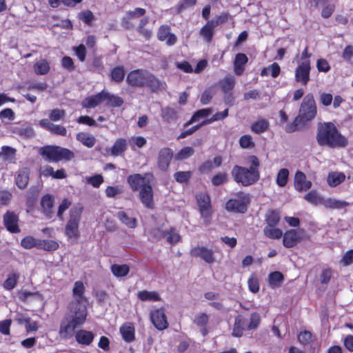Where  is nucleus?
<instances>
[{
  "instance_id": "864d4df0",
  "label": "nucleus",
  "mask_w": 353,
  "mask_h": 353,
  "mask_svg": "<svg viewBox=\"0 0 353 353\" xmlns=\"http://www.w3.org/2000/svg\"><path fill=\"white\" fill-rule=\"evenodd\" d=\"M304 199L314 205L318 204H322L323 199L321 196L319 195L316 191L311 190L304 196Z\"/></svg>"
},
{
  "instance_id": "4d7b16f0",
  "label": "nucleus",
  "mask_w": 353,
  "mask_h": 353,
  "mask_svg": "<svg viewBox=\"0 0 353 353\" xmlns=\"http://www.w3.org/2000/svg\"><path fill=\"white\" fill-rule=\"evenodd\" d=\"M191 171H179L174 173V179L180 183H188L192 177Z\"/></svg>"
},
{
  "instance_id": "ddd939ff",
  "label": "nucleus",
  "mask_w": 353,
  "mask_h": 353,
  "mask_svg": "<svg viewBox=\"0 0 353 353\" xmlns=\"http://www.w3.org/2000/svg\"><path fill=\"white\" fill-rule=\"evenodd\" d=\"M19 215L12 210H7L3 216V223L8 232L11 234L21 232L19 225Z\"/></svg>"
},
{
  "instance_id": "ea45409f",
  "label": "nucleus",
  "mask_w": 353,
  "mask_h": 353,
  "mask_svg": "<svg viewBox=\"0 0 353 353\" xmlns=\"http://www.w3.org/2000/svg\"><path fill=\"white\" fill-rule=\"evenodd\" d=\"M110 270L115 277H124L128 274L130 267L127 264H113L110 266Z\"/></svg>"
},
{
  "instance_id": "79ce46f5",
  "label": "nucleus",
  "mask_w": 353,
  "mask_h": 353,
  "mask_svg": "<svg viewBox=\"0 0 353 353\" xmlns=\"http://www.w3.org/2000/svg\"><path fill=\"white\" fill-rule=\"evenodd\" d=\"M105 100L108 101L107 105L112 108H119L123 103V99L119 96L114 95L105 90Z\"/></svg>"
},
{
  "instance_id": "6ab92c4d",
  "label": "nucleus",
  "mask_w": 353,
  "mask_h": 353,
  "mask_svg": "<svg viewBox=\"0 0 353 353\" xmlns=\"http://www.w3.org/2000/svg\"><path fill=\"white\" fill-rule=\"evenodd\" d=\"M73 336L76 342L81 346H89L94 341L95 334L92 331L80 329L77 331L74 330Z\"/></svg>"
},
{
  "instance_id": "e433bc0d",
  "label": "nucleus",
  "mask_w": 353,
  "mask_h": 353,
  "mask_svg": "<svg viewBox=\"0 0 353 353\" xmlns=\"http://www.w3.org/2000/svg\"><path fill=\"white\" fill-rule=\"evenodd\" d=\"M137 298L141 301H153L157 302L161 301V296L158 292L155 291L141 290L137 292Z\"/></svg>"
},
{
  "instance_id": "6e6552de",
  "label": "nucleus",
  "mask_w": 353,
  "mask_h": 353,
  "mask_svg": "<svg viewBox=\"0 0 353 353\" xmlns=\"http://www.w3.org/2000/svg\"><path fill=\"white\" fill-rule=\"evenodd\" d=\"M83 208L81 204L74 206L70 211V219L65 228V235L71 239L79 237V225Z\"/></svg>"
},
{
  "instance_id": "aec40b11",
  "label": "nucleus",
  "mask_w": 353,
  "mask_h": 353,
  "mask_svg": "<svg viewBox=\"0 0 353 353\" xmlns=\"http://www.w3.org/2000/svg\"><path fill=\"white\" fill-rule=\"evenodd\" d=\"M312 183L307 180L305 174L300 170L296 172L294 179V189L299 192L307 191L312 188Z\"/></svg>"
},
{
  "instance_id": "3c124183",
  "label": "nucleus",
  "mask_w": 353,
  "mask_h": 353,
  "mask_svg": "<svg viewBox=\"0 0 353 353\" xmlns=\"http://www.w3.org/2000/svg\"><path fill=\"white\" fill-rule=\"evenodd\" d=\"M39 240L34 238L32 236H26L21 240V246L26 250H30L36 248L38 249Z\"/></svg>"
},
{
  "instance_id": "423d86ee",
  "label": "nucleus",
  "mask_w": 353,
  "mask_h": 353,
  "mask_svg": "<svg viewBox=\"0 0 353 353\" xmlns=\"http://www.w3.org/2000/svg\"><path fill=\"white\" fill-rule=\"evenodd\" d=\"M261 323V316L256 312H252L250 316V322L247 323V319L241 314L237 315L234 319L232 336L240 338L243 336L245 330H253L258 328Z\"/></svg>"
},
{
  "instance_id": "a211bd4d",
  "label": "nucleus",
  "mask_w": 353,
  "mask_h": 353,
  "mask_svg": "<svg viewBox=\"0 0 353 353\" xmlns=\"http://www.w3.org/2000/svg\"><path fill=\"white\" fill-rule=\"evenodd\" d=\"M157 39L160 41H166L169 46H174L177 42L176 36L171 33V28L168 25H161L157 31Z\"/></svg>"
},
{
  "instance_id": "7ed1b4c3",
  "label": "nucleus",
  "mask_w": 353,
  "mask_h": 353,
  "mask_svg": "<svg viewBox=\"0 0 353 353\" xmlns=\"http://www.w3.org/2000/svg\"><path fill=\"white\" fill-rule=\"evenodd\" d=\"M316 139L319 145L330 148H345L348 144L347 139L332 122L318 123Z\"/></svg>"
},
{
  "instance_id": "f3484780",
  "label": "nucleus",
  "mask_w": 353,
  "mask_h": 353,
  "mask_svg": "<svg viewBox=\"0 0 353 353\" xmlns=\"http://www.w3.org/2000/svg\"><path fill=\"white\" fill-rule=\"evenodd\" d=\"M173 157V151L170 148H163L160 150L158 155L157 165L163 172L168 170L171 160Z\"/></svg>"
},
{
  "instance_id": "393cba45",
  "label": "nucleus",
  "mask_w": 353,
  "mask_h": 353,
  "mask_svg": "<svg viewBox=\"0 0 353 353\" xmlns=\"http://www.w3.org/2000/svg\"><path fill=\"white\" fill-rule=\"evenodd\" d=\"M30 170L28 168L20 169L15 178V184L19 189H24L27 187L29 182Z\"/></svg>"
},
{
  "instance_id": "6e6d98bb",
  "label": "nucleus",
  "mask_w": 353,
  "mask_h": 353,
  "mask_svg": "<svg viewBox=\"0 0 353 353\" xmlns=\"http://www.w3.org/2000/svg\"><path fill=\"white\" fill-rule=\"evenodd\" d=\"M194 153V150L192 147H183L176 154L175 159L178 161H183L192 157Z\"/></svg>"
},
{
  "instance_id": "49530a36",
  "label": "nucleus",
  "mask_w": 353,
  "mask_h": 353,
  "mask_svg": "<svg viewBox=\"0 0 353 353\" xmlns=\"http://www.w3.org/2000/svg\"><path fill=\"white\" fill-rule=\"evenodd\" d=\"M281 221V216L275 210H270L265 216L266 225L277 226Z\"/></svg>"
},
{
  "instance_id": "4be33fe9",
  "label": "nucleus",
  "mask_w": 353,
  "mask_h": 353,
  "mask_svg": "<svg viewBox=\"0 0 353 353\" xmlns=\"http://www.w3.org/2000/svg\"><path fill=\"white\" fill-rule=\"evenodd\" d=\"M119 332L125 342L130 343L135 341V327L133 323H123L119 327Z\"/></svg>"
},
{
  "instance_id": "c9c22d12",
  "label": "nucleus",
  "mask_w": 353,
  "mask_h": 353,
  "mask_svg": "<svg viewBox=\"0 0 353 353\" xmlns=\"http://www.w3.org/2000/svg\"><path fill=\"white\" fill-rule=\"evenodd\" d=\"M221 89L225 94L230 92L234 88L236 80L234 76L228 74L223 80L219 82Z\"/></svg>"
},
{
  "instance_id": "412c9836",
  "label": "nucleus",
  "mask_w": 353,
  "mask_h": 353,
  "mask_svg": "<svg viewBox=\"0 0 353 353\" xmlns=\"http://www.w3.org/2000/svg\"><path fill=\"white\" fill-rule=\"evenodd\" d=\"M248 62V57L245 53H237L233 61V70L236 76H241L245 70V65Z\"/></svg>"
},
{
  "instance_id": "f8f14e48",
  "label": "nucleus",
  "mask_w": 353,
  "mask_h": 353,
  "mask_svg": "<svg viewBox=\"0 0 353 353\" xmlns=\"http://www.w3.org/2000/svg\"><path fill=\"white\" fill-rule=\"evenodd\" d=\"M147 71L143 69H136L129 72L126 77V83L132 88H142L145 87V77Z\"/></svg>"
},
{
  "instance_id": "774afa93",
  "label": "nucleus",
  "mask_w": 353,
  "mask_h": 353,
  "mask_svg": "<svg viewBox=\"0 0 353 353\" xmlns=\"http://www.w3.org/2000/svg\"><path fill=\"white\" fill-rule=\"evenodd\" d=\"M340 263L343 266H349L353 263V249L347 250L342 256Z\"/></svg>"
},
{
  "instance_id": "c85d7f7f",
  "label": "nucleus",
  "mask_w": 353,
  "mask_h": 353,
  "mask_svg": "<svg viewBox=\"0 0 353 353\" xmlns=\"http://www.w3.org/2000/svg\"><path fill=\"white\" fill-rule=\"evenodd\" d=\"M128 149L127 140L124 138L116 139L111 148L110 154L114 157L122 155Z\"/></svg>"
},
{
  "instance_id": "052dcab7",
  "label": "nucleus",
  "mask_w": 353,
  "mask_h": 353,
  "mask_svg": "<svg viewBox=\"0 0 353 353\" xmlns=\"http://www.w3.org/2000/svg\"><path fill=\"white\" fill-rule=\"evenodd\" d=\"M197 0H182L176 7L177 13H180L196 4Z\"/></svg>"
},
{
  "instance_id": "4468645a",
  "label": "nucleus",
  "mask_w": 353,
  "mask_h": 353,
  "mask_svg": "<svg viewBox=\"0 0 353 353\" xmlns=\"http://www.w3.org/2000/svg\"><path fill=\"white\" fill-rule=\"evenodd\" d=\"M311 63L310 60L303 61L295 70V80L303 85H306L310 80Z\"/></svg>"
},
{
  "instance_id": "680f3d73",
  "label": "nucleus",
  "mask_w": 353,
  "mask_h": 353,
  "mask_svg": "<svg viewBox=\"0 0 353 353\" xmlns=\"http://www.w3.org/2000/svg\"><path fill=\"white\" fill-rule=\"evenodd\" d=\"M73 50L81 62H84L86 58L87 50L83 44L73 48Z\"/></svg>"
},
{
  "instance_id": "9d476101",
  "label": "nucleus",
  "mask_w": 353,
  "mask_h": 353,
  "mask_svg": "<svg viewBox=\"0 0 353 353\" xmlns=\"http://www.w3.org/2000/svg\"><path fill=\"white\" fill-rule=\"evenodd\" d=\"M236 199H230L225 203V209L228 212L244 214L248 210V205L250 202L248 194L239 192H237Z\"/></svg>"
},
{
  "instance_id": "dca6fc26",
  "label": "nucleus",
  "mask_w": 353,
  "mask_h": 353,
  "mask_svg": "<svg viewBox=\"0 0 353 353\" xmlns=\"http://www.w3.org/2000/svg\"><path fill=\"white\" fill-rule=\"evenodd\" d=\"M150 319L158 330H163L168 327L169 324L163 309H157L152 311L150 312Z\"/></svg>"
},
{
  "instance_id": "a19ab883",
  "label": "nucleus",
  "mask_w": 353,
  "mask_h": 353,
  "mask_svg": "<svg viewBox=\"0 0 353 353\" xmlns=\"http://www.w3.org/2000/svg\"><path fill=\"white\" fill-rule=\"evenodd\" d=\"M59 244L57 241L50 239L39 240L38 249L48 252H53L58 250Z\"/></svg>"
},
{
  "instance_id": "39448f33",
  "label": "nucleus",
  "mask_w": 353,
  "mask_h": 353,
  "mask_svg": "<svg viewBox=\"0 0 353 353\" xmlns=\"http://www.w3.org/2000/svg\"><path fill=\"white\" fill-rule=\"evenodd\" d=\"M40 155L48 162L58 163L59 161H70L75 154L66 148L59 145H48L43 146L39 150Z\"/></svg>"
},
{
  "instance_id": "09e8293b",
  "label": "nucleus",
  "mask_w": 353,
  "mask_h": 353,
  "mask_svg": "<svg viewBox=\"0 0 353 353\" xmlns=\"http://www.w3.org/2000/svg\"><path fill=\"white\" fill-rule=\"evenodd\" d=\"M314 336L308 330L301 331L297 335V339L302 345H307L314 341Z\"/></svg>"
},
{
  "instance_id": "338daca9",
  "label": "nucleus",
  "mask_w": 353,
  "mask_h": 353,
  "mask_svg": "<svg viewBox=\"0 0 353 353\" xmlns=\"http://www.w3.org/2000/svg\"><path fill=\"white\" fill-rule=\"evenodd\" d=\"M164 234L167 238V241L170 243H178L181 241L180 235L176 233L173 228L165 232Z\"/></svg>"
},
{
  "instance_id": "8fccbe9b",
  "label": "nucleus",
  "mask_w": 353,
  "mask_h": 353,
  "mask_svg": "<svg viewBox=\"0 0 353 353\" xmlns=\"http://www.w3.org/2000/svg\"><path fill=\"white\" fill-rule=\"evenodd\" d=\"M289 170L287 168H281L277 173L276 183L281 187H285L288 181Z\"/></svg>"
},
{
  "instance_id": "bb28decb",
  "label": "nucleus",
  "mask_w": 353,
  "mask_h": 353,
  "mask_svg": "<svg viewBox=\"0 0 353 353\" xmlns=\"http://www.w3.org/2000/svg\"><path fill=\"white\" fill-rule=\"evenodd\" d=\"M145 82V87H148L152 92H157L162 88L161 81L154 74L148 71Z\"/></svg>"
},
{
  "instance_id": "cd10ccee",
  "label": "nucleus",
  "mask_w": 353,
  "mask_h": 353,
  "mask_svg": "<svg viewBox=\"0 0 353 353\" xmlns=\"http://www.w3.org/2000/svg\"><path fill=\"white\" fill-rule=\"evenodd\" d=\"M41 206L43 213L47 218H52V208L54 206L53 198L50 194H46L42 196L41 199Z\"/></svg>"
},
{
  "instance_id": "f03ea898",
  "label": "nucleus",
  "mask_w": 353,
  "mask_h": 353,
  "mask_svg": "<svg viewBox=\"0 0 353 353\" xmlns=\"http://www.w3.org/2000/svg\"><path fill=\"white\" fill-rule=\"evenodd\" d=\"M154 179L152 172H145L143 175L139 173L130 174L127 177V183L132 192L139 191V199L143 205L148 209L155 208L154 191L150 182Z\"/></svg>"
},
{
  "instance_id": "c756f323",
  "label": "nucleus",
  "mask_w": 353,
  "mask_h": 353,
  "mask_svg": "<svg viewBox=\"0 0 353 353\" xmlns=\"http://www.w3.org/2000/svg\"><path fill=\"white\" fill-rule=\"evenodd\" d=\"M211 21H208L207 23L200 29L199 34L207 43H210L212 41L214 36V30L216 26Z\"/></svg>"
},
{
  "instance_id": "bf43d9fd",
  "label": "nucleus",
  "mask_w": 353,
  "mask_h": 353,
  "mask_svg": "<svg viewBox=\"0 0 353 353\" xmlns=\"http://www.w3.org/2000/svg\"><path fill=\"white\" fill-rule=\"evenodd\" d=\"M239 145L244 149L254 148L255 146L252 137L250 134H244L241 136L239 139Z\"/></svg>"
},
{
  "instance_id": "69168bd1",
  "label": "nucleus",
  "mask_w": 353,
  "mask_h": 353,
  "mask_svg": "<svg viewBox=\"0 0 353 353\" xmlns=\"http://www.w3.org/2000/svg\"><path fill=\"white\" fill-rule=\"evenodd\" d=\"M12 198V194L10 191L4 190H0V204L1 205H8Z\"/></svg>"
},
{
  "instance_id": "2f4dec72",
  "label": "nucleus",
  "mask_w": 353,
  "mask_h": 353,
  "mask_svg": "<svg viewBox=\"0 0 353 353\" xmlns=\"http://www.w3.org/2000/svg\"><path fill=\"white\" fill-rule=\"evenodd\" d=\"M125 76V70L123 65H117L112 68L110 72V77L112 81L116 83H121Z\"/></svg>"
},
{
  "instance_id": "4c0bfd02",
  "label": "nucleus",
  "mask_w": 353,
  "mask_h": 353,
  "mask_svg": "<svg viewBox=\"0 0 353 353\" xmlns=\"http://www.w3.org/2000/svg\"><path fill=\"white\" fill-rule=\"evenodd\" d=\"M264 235L270 239H279L283 236V231L275 225H265L263 228Z\"/></svg>"
},
{
  "instance_id": "de8ad7c7",
  "label": "nucleus",
  "mask_w": 353,
  "mask_h": 353,
  "mask_svg": "<svg viewBox=\"0 0 353 353\" xmlns=\"http://www.w3.org/2000/svg\"><path fill=\"white\" fill-rule=\"evenodd\" d=\"M118 219L130 228H134L137 226V219L130 217L125 212L119 211L117 213Z\"/></svg>"
},
{
  "instance_id": "7c9ffc66",
  "label": "nucleus",
  "mask_w": 353,
  "mask_h": 353,
  "mask_svg": "<svg viewBox=\"0 0 353 353\" xmlns=\"http://www.w3.org/2000/svg\"><path fill=\"white\" fill-rule=\"evenodd\" d=\"M345 180V175L341 172H330L327 174V183L329 186L335 188Z\"/></svg>"
},
{
  "instance_id": "20e7f679",
  "label": "nucleus",
  "mask_w": 353,
  "mask_h": 353,
  "mask_svg": "<svg viewBox=\"0 0 353 353\" xmlns=\"http://www.w3.org/2000/svg\"><path fill=\"white\" fill-rule=\"evenodd\" d=\"M250 163L249 168L235 165L231 172L235 182L243 186H250L254 184L260 179V161L255 155L248 157Z\"/></svg>"
},
{
  "instance_id": "c03bdc74",
  "label": "nucleus",
  "mask_w": 353,
  "mask_h": 353,
  "mask_svg": "<svg viewBox=\"0 0 353 353\" xmlns=\"http://www.w3.org/2000/svg\"><path fill=\"white\" fill-rule=\"evenodd\" d=\"M269 285L272 288H279L284 280V276L281 272L274 271L268 276Z\"/></svg>"
},
{
  "instance_id": "5701e85b",
  "label": "nucleus",
  "mask_w": 353,
  "mask_h": 353,
  "mask_svg": "<svg viewBox=\"0 0 353 353\" xmlns=\"http://www.w3.org/2000/svg\"><path fill=\"white\" fill-rule=\"evenodd\" d=\"M193 322L199 328V331L203 336L208 334V325L209 323V316L206 313L201 312L196 314L194 316Z\"/></svg>"
},
{
  "instance_id": "e2e57ef3",
  "label": "nucleus",
  "mask_w": 353,
  "mask_h": 353,
  "mask_svg": "<svg viewBox=\"0 0 353 353\" xmlns=\"http://www.w3.org/2000/svg\"><path fill=\"white\" fill-rule=\"evenodd\" d=\"M65 111L58 108L53 109L50 111L49 118L52 121H58L64 118Z\"/></svg>"
},
{
  "instance_id": "9b49d317",
  "label": "nucleus",
  "mask_w": 353,
  "mask_h": 353,
  "mask_svg": "<svg viewBox=\"0 0 353 353\" xmlns=\"http://www.w3.org/2000/svg\"><path fill=\"white\" fill-rule=\"evenodd\" d=\"M283 245L286 248L295 247L303 240L308 239L304 229H290L283 233Z\"/></svg>"
},
{
  "instance_id": "a878e982",
  "label": "nucleus",
  "mask_w": 353,
  "mask_h": 353,
  "mask_svg": "<svg viewBox=\"0 0 353 353\" xmlns=\"http://www.w3.org/2000/svg\"><path fill=\"white\" fill-rule=\"evenodd\" d=\"M212 112H213V110L212 108H202V109L196 110L192 114L190 119L188 120L187 122H185L183 124V127L186 128L194 122L199 121V120H201L202 119H205V118L208 117L212 113Z\"/></svg>"
},
{
  "instance_id": "a18cd8bd",
  "label": "nucleus",
  "mask_w": 353,
  "mask_h": 353,
  "mask_svg": "<svg viewBox=\"0 0 353 353\" xmlns=\"http://www.w3.org/2000/svg\"><path fill=\"white\" fill-rule=\"evenodd\" d=\"M34 72L38 75H45L50 71L49 63L46 59H41L34 65Z\"/></svg>"
},
{
  "instance_id": "72a5a7b5",
  "label": "nucleus",
  "mask_w": 353,
  "mask_h": 353,
  "mask_svg": "<svg viewBox=\"0 0 353 353\" xmlns=\"http://www.w3.org/2000/svg\"><path fill=\"white\" fill-rule=\"evenodd\" d=\"M161 117L165 123H170L178 119V112L174 108L166 106L161 109Z\"/></svg>"
},
{
  "instance_id": "1a4fd4ad",
  "label": "nucleus",
  "mask_w": 353,
  "mask_h": 353,
  "mask_svg": "<svg viewBox=\"0 0 353 353\" xmlns=\"http://www.w3.org/2000/svg\"><path fill=\"white\" fill-rule=\"evenodd\" d=\"M317 114L316 104L312 93H307L301 103L298 117L303 122L313 120Z\"/></svg>"
},
{
  "instance_id": "5fc2aeb1",
  "label": "nucleus",
  "mask_w": 353,
  "mask_h": 353,
  "mask_svg": "<svg viewBox=\"0 0 353 353\" xmlns=\"http://www.w3.org/2000/svg\"><path fill=\"white\" fill-rule=\"evenodd\" d=\"M78 18L88 26H92V21L95 19L92 12L89 10L80 12L78 14Z\"/></svg>"
},
{
  "instance_id": "58836bf2",
  "label": "nucleus",
  "mask_w": 353,
  "mask_h": 353,
  "mask_svg": "<svg viewBox=\"0 0 353 353\" xmlns=\"http://www.w3.org/2000/svg\"><path fill=\"white\" fill-rule=\"evenodd\" d=\"M77 140L88 148H92L96 143V139L88 132H81L77 134Z\"/></svg>"
},
{
  "instance_id": "13d9d810",
  "label": "nucleus",
  "mask_w": 353,
  "mask_h": 353,
  "mask_svg": "<svg viewBox=\"0 0 353 353\" xmlns=\"http://www.w3.org/2000/svg\"><path fill=\"white\" fill-rule=\"evenodd\" d=\"M228 181V175L225 172H218L214 174L212 179L211 182L214 186H219L225 183Z\"/></svg>"
},
{
  "instance_id": "473e14b6",
  "label": "nucleus",
  "mask_w": 353,
  "mask_h": 353,
  "mask_svg": "<svg viewBox=\"0 0 353 353\" xmlns=\"http://www.w3.org/2000/svg\"><path fill=\"white\" fill-rule=\"evenodd\" d=\"M20 278V274L16 271H12L8 274L6 279L3 283V287L6 290L11 291L17 285Z\"/></svg>"
},
{
  "instance_id": "b1692460",
  "label": "nucleus",
  "mask_w": 353,
  "mask_h": 353,
  "mask_svg": "<svg viewBox=\"0 0 353 353\" xmlns=\"http://www.w3.org/2000/svg\"><path fill=\"white\" fill-rule=\"evenodd\" d=\"M105 90H101L100 92L86 97L82 102V105L86 108H93L99 105L101 102L105 101Z\"/></svg>"
},
{
  "instance_id": "0eeeda50",
  "label": "nucleus",
  "mask_w": 353,
  "mask_h": 353,
  "mask_svg": "<svg viewBox=\"0 0 353 353\" xmlns=\"http://www.w3.org/2000/svg\"><path fill=\"white\" fill-rule=\"evenodd\" d=\"M195 198L201 219L205 225H210L214 212L210 194L207 192H199L196 194Z\"/></svg>"
},
{
  "instance_id": "f704fd0d",
  "label": "nucleus",
  "mask_w": 353,
  "mask_h": 353,
  "mask_svg": "<svg viewBox=\"0 0 353 353\" xmlns=\"http://www.w3.org/2000/svg\"><path fill=\"white\" fill-rule=\"evenodd\" d=\"M270 128V123L265 119H260L252 123L250 130L255 134H262Z\"/></svg>"
},
{
  "instance_id": "0e129e2a",
  "label": "nucleus",
  "mask_w": 353,
  "mask_h": 353,
  "mask_svg": "<svg viewBox=\"0 0 353 353\" xmlns=\"http://www.w3.org/2000/svg\"><path fill=\"white\" fill-rule=\"evenodd\" d=\"M303 123L301 119L297 116L292 123H289L285 125V130L287 133H292L299 129L301 124Z\"/></svg>"
},
{
  "instance_id": "37998d69",
  "label": "nucleus",
  "mask_w": 353,
  "mask_h": 353,
  "mask_svg": "<svg viewBox=\"0 0 353 353\" xmlns=\"http://www.w3.org/2000/svg\"><path fill=\"white\" fill-rule=\"evenodd\" d=\"M322 204L326 208L341 209L348 205V203L345 201L337 200L336 199L329 198L323 199Z\"/></svg>"
},
{
  "instance_id": "f257e3e1",
  "label": "nucleus",
  "mask_w": 353,
  "mask_h": 353,
  "mask_svg": "<svg viewBox=\"0 0 353 353\" xmlns=\"http://www.w3.org/2000/svg\"><path fill=\"white\" fill-rule=\"evenodd\" d=\"M85 290L82 281L74 283L72 289L74 299L68 305L67 310L60 322L58 334L61 339H71L75 329L82 326L86 321L88 309L85 303L88 299L84 295Z\"/></svg>"
},
{
  "instance_id": "603ef678",
  "label": "nucleus",
  "mask_w": 353,
  "mask_h": 353,
  "mask_svg": "<svg viewBox=\"0 0 353 353\" xmlns=\"http://www.w3.org/2000/svg\"><path fill=\"white\" fill-rule=\"evenodd\" d=\"M16 150L10 146H3L0 152V157H1L4 161H12L15 159Z\"/></svg>"
},
{
  "instance_id": "2eb2a0df",
  "label": "nucleus",
  "mask_w": 353,
  "mask_h": 353,
  "mask_svg": "<svg viewBox=\"0 0 353 353\" xmlns=\"http://www.w3.org/2000/svg\"><path fill=\"white\" fill-rule=\"evenodd\" d=\"M190 255L192 257L200 258L208 264L215 261L214 253L212 249L206 246H195L190 250Z\"/></svg>"
}]
</instances>
